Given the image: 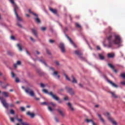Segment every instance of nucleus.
I'll list each match as a JSON object with an SVG mask.
<instances>
[{
    "label": "nucleus",
    "instance_id": "obj_6",
    "mask_svg": "<svg viewBox=\"0 0 125 125\" xmlns=\"http://www.w3.org/2000/svg\"><path fill=\"white\" fill-rule=\"evenodd\" d=\"M50 70L53 71L52 75L55 77H57L58 79H60V75H58V72L55 71V69L53 67H50Z\"/></svg>",
    "mask_w": 125,
    "mask_h": 125
},
{
    "label": "nucleus",
    "instance_id": "obj_28",
    "mask_svg": "<svg viewBox=\"0 0 125 125\" xmlns=\"http://www.w3.org/2000/svg\"><path fill=\"white\" fill-rule=\"evenodd\" d=\"M29 13H31V14H33V15H34V16H35V17H38V15H37L36 13L32 12V11L31 10V9H29L28 10Z\"/></svg>",
    "mask_w": 125,
    "mask_h": 125
},
{
    "label": "nucleus",
    "instance_id": "obj_27",
    "mask_svg": "<svg viewBox=\"0 0 125 125\" xmlns=\"http://www.w3.org/2000/svg\"><path fill=\"white\" fill-rule=\"evenodd\" d=\"M17 121H18L20 123H21V124L22 125H24L23 124H26L27 123L26 122H23V120H22V119H18Z\"/></svg>",
    "mask_w": 125,
    "mask_h": 125
},
{
    "label": "nucleus",
    "instance_id": "obj_38",
    "mask_svg": "<svg viewBox=\"0 0 125 125\" xmlns=\"http://www.w3.org/2000/svg\"><path fill=\"white\" fill-rule=\"evenodd\" d=\"M49 42L50 43H54V42H55V41L52 40H50Z\"/></svg>",
    "mask_w": 125,
    "mask_h": 125
},
{
    "label": "nucleus",
    "instance_id": "obj_14",
    "mask_svg": "<svg viewBox=\"0 0 125 125\" xmlns=\"http://www.w3.org/2000/svg\"><path fill=\"white\" fill-rule=\"evenodd\" d=\"M1 93L4 97H6V98L9 97V93L4 91V92H2Z\"/></svg>",
    "mask_w": 125,
    "mask_h": 125
},
{
    "label": "nucleus",
    "instance_id": "obj_31",
    "mask_svg": "<svg viewBox=\"0 0 125 125\" xmlns=\"http://www.w3.org/2000/svg\"><path fill=\"white\" fill-rule=\"evenodd\" d=\"M93 121V120H91V119H86L85 120V122H87V123H92V122Z\"/></svg>",
    "mask_w": 125,
    "mask_h": 125
},
{
    "label": "nucleus",
    "instance_id": "obj_10",
    "mask_svg": "<svg viewBox=\"0 0 125 125\" xmlns=\"http://www.w3.org/2000/svg\"><path fill=\"white\" fill-rule=\"evenodd\" d=\"M65 89L66 90V91L68 92V93H70L71 94V95H74V91H73V89H72V88H70L68 86H66L65 87Z\"/></svg>",
    "mask_w": 125,
    "mask_h": 125
},
{
    "label": "nucleus",
    "instance_id": "obj_44",
    "mask_svg": "<svg viewBox=\"0 0 125 125\" xmlns=\"http://www.w3.org/2000/svg\"><path fill=\"white\" fill-rule=\"evenodd\" d=\"M17 25L18 26H19V27H20V28H22V25L21 24H20L19 22L17 23Z\"/></svg>",
    "mask_w": 125,
    "mask_h": 125
},
{
    "label": "nucleus",
    "instance_id": "obj_17",
    "mask_svg": "<svg viewBox=\"0 0 125 125\" xmlns=\"http://www.w3.org/2000/svg\"><path fill=\"white\" fill-rule=\"evenodd\" d=\"M107 82L108 83H110V84H111V85H112V86H114V87H118V85L116 84H115V83H113L112 81L107 80Z\"/></svg>",
    "mask_w": 125,
    "mask_h": 125
},
{
    "label": "nucleus",
    "instance_id": "obj_48",
    "mask_svg": "<svg viewBox=\"0 0 125 125\" xmlns=\"http://www.w3.org/2000/svg\"><path fill=\"white\" fill-rule=\"evenodd\" d=\"M30 40L32 41V42H35V40L32 37H30Z\"/></svg>",
    "mask_w": 125,
    "mask_h": 125
},
{
    "label": "nucleus",
    "instance_id": "obj_5",
    "mask_svg": "<svg viewBox=\"0 0 125 125\" xmlns=\"http://www.w3.org/2000/svg\"><path fill=\"white\" fill-rule=\"evenodd\" d=\"M104 115L108 118L109 121H110L112 124L114 125H117V122H116V121H115L114 119L110 116V114L108 112L104 113Z\"/></svg>",
    "mask_w": 125,
    "mask_h": 125
},
{
    "label": "nucleus",
    "instance_id": "obj_7",
    "mask_svg": "<svg viewBox=\"0 0 125 125\" xmlns=\"http://www.w3.org/2000/svg\"><path fill=\"white\" fill-rule=\"evenodd\" d=\"M74 53L75 54H76V55L80 56L81 60H85V58L84 57H81L82 55H83V54H82V52H81V51L76 50L74 51Z\"/></svg>",
    "mask_w": 125,
    "mask_h": 125
},
{
    "label": "nucleus",
    "instance_id": "obj_20",
    "mask_svg": "<svg viewBox=\"0 0 125 125\" xmlns=\"http://www.w3.org/2000/svg\"><path fill=\"white\" fill-rule=\"evenodd\" d=\"M71 78L72 79V83H78L77 80H76V78L74 77V75L71 76Z\"/></svg>",
    "mask_w": 125,
    "mask_h": 125
},
{
    "label": "nucleus",
    "instance_id": "obj_60",
    "mask_svg": "<svg viewBox=\"0 0 125 125\" xmlns=\"http://www.w3.org/2000/svg\"><path fill=\"white\" fill-rule=\"evenodd\" d=\"M79 85L81 87H83V85L81 83H80Z\"/></svg>",
    "mask_w": 125,
    "mask_h": 125
},
{
    "label": "nucleus",
    "instance_id": "obj_64",
    "mask_svg": "<svg viewBox=\"0 0 125 125\" xmlns=\"http://www.w3.org/2000/svg\"><path fill=\"white\" fill-rule=\"evenodd\" d=\"M16 125H20V124H19V123H17Z\"/></svg>",
    "mask_w": 125,
    "mask_h": 125
},
{
    "label": "nucleus",
    "instance_id": "obj_46",
    "mask_svg": "<svg viewBox=\"0 0 125 125\" xmlns=\"http://www.w3.org/2000/svg\"><path fill=\"white\" fill-rule=\"evenodd\" d=\"M55 63L56 64V65L57 66H59L60 64H59V62L58 61H56L55 62Z\"/></svg>",
    "mask_w": 125,
    "mask_h": 125
},
{
    "label": "nucleus",
    "instance_id": "obj_3",
    "mask_svg": "<svg viewBox=\"0 0 125 125\" xmlns=\"http://www.w3.org/2000/svg\"><path fill=\"white\" fill-rule=\"evenodd\" d=\"M24 90H25V92L26 93H28L29 94V95H30V96H31V97H35V99L37 101L40 100L39 98L36 97V96L35 95V92H34V91L33 90H32V89H31L30 88H27L25 89Z\"/></svg>",
    "mask_w": 125,
    "mask_h": 125
},
{
    "label": "nucleus",
    "instance_id": "obj_16",
    "mask_svg": "<svg viewBox=\"0 0 125 125\" xmlns=\"http://www.w3.org/2000/svg\"><path fill=\"white\" fill-rule=\"evenodd\" d=\"M37 73L39 74V76H43L44 75V73L41 70V69H37Z\"/></svg>",
    "mask_w": 125,
    "mask_h": 125
},
{
    "label": "nucleus",
    "instance_id": "obj_15",
    "mask_svg": "<svg viewBox=\"0 0 125 125\" xmlns=\"http://www.w3.org/2000/svg\"><path fill=\"white\" fill-rule=\"evenodd\" d=\"M26 115L27 116H30V117H31V118H34V117H35V113H32L30 111H27L26 112Z\"/></svg>",
    "mask_w": 125,
    "mask_h": 125
},
{
    "label": "nucleus",
    "instance_id": "obj_8",
    "mask_svg": "<svg viewBox=\"0 0 125 125\" xmlns=\"http://www.w3.org/2000/svg\"><path fill=\"white\" fill-rule=\"evenodd\" d=\"M42 105H47L48 106V110L50 111V112H52L53 111V109L50 106H49V104L48 103L44 102L41 103Z\"/></svg>",
    "mask_w": 125,
    "mask_h": 125
},
{
    "label": "nucleus",
    "instance_id": "obj_51",
    "mask_svg": "<svg viewBox=\"0 0 125 125\" xmlns=\"http://www.w3.org/2000/svg\"><path fill=\"white\" fill-rule=\"evenodd\" d=\"M11 40H15V37H14V36H11Z\"/></svg>",
    "mask_w": 125,
    "mask_h": 125
},
{
    "label": "nucleus",
    "instance_id": "obj_63",
    "mask_svg": "<svg viewBox=\"0 0 125 125\" xmlns=\"http://www.w3.org/2000/svg\"><path fill=\"white\" fill-rule=\"evenodd\" d=\"M98 106H99L98 105H95L96 108H97V107H98Z\"/></svg>",
    "mask_w": 125,
    "mask_h": 125
},
{
    "label": "nucleus",
    "instance_id": "obj_34",
    "mask_svg": "<svg viewBox=\"0 0 125 125\" xmlns=\"http://www.w3.org/2000/svg\"><path fill=\"white\" fill-rule=\"evenodd\" d=\"M50 105L51 106H53V107H54L56 105L55 104H54V103H49V106H50Z\"/></svg>",
    "mask_w": 125,
    "mask_h": 125
},
{
    "label": "nucleus",
    "instance_id": "obj_37",
    "mask_svg": "<svg viewBox=\"0 0 125 125\" xmlns=\"http://www.w3.org/2000/svg\"><path fill=\"white\" fill-rule=\"evenodd\" d=\"M20 109L22 112L25 111V107L21 106L20 107Z\"/></svg>",
    "mask_w": 125,
    "mask_h": 125
},
{
    "label": "nucleus",
    "instance_id": "obj_49",
    "mask_svg": "<svg viewBox=\"0 0 125 125\" xmlns=\"http://www.w3.org/2000/svg\"><path fill=\"white\" fill-rule=\"evenodd\" d=\"M10 107H11V108H12V107H14V104H9Z\"/></svg>",
    "mask_w": 125,
    "mask_h": 125
},
{
    "label": "nucleus",
    "instance_id": "obj_22",
    "mask_svg": "<svg viewBox=\"0 0 125 125\" xmlns=\"http://www.w3.org/2000/svg\"><path fill=\"white\" fill-rule=\"evenodd\" d=\"M17 65H21V62L20 61H17L16 63L14 64V68H17Z\"/></svg>",
    "mask_w": 125,
    "mask_h": 125
},
{
    "label": "nucleus",
    "instance_id": "obj_26",
    "mask_svg": "<svg viewBox=\"0 0 125 125\" xmlns=\"http://www.w3.org/2000/svg\"><path fill=\"white\" fill-rule=\"evenodd\" d=\"M39 61L41 62V63H42V64H44L46 67H47V64H46V62H45L43 60H39Z\"/></svg>",
    "mask_w": 125,
    "mask_h": 125
},
{
    "label": "nucleus",
    "instance_id": "obj_52",
    "mask_svg": "<svg viewBox=\"0 0 125 125\" xmlns=\"http://www.w3.org/2000/svg\"><path fill=\"white\" fill-rule=\"evenodd\" d=\"M44 85L43 84V83H41V87H44Z\"/></svg>",
    "mask_w": 125,
    "mask_h": 125
},
{
    "label": "nucleus",
    "instance_id": "obj_25",
    "mask_svg": "<svg viewBox=\"0 0 125 125\" xmlns=\"http://www.w3.org/2000/svg\"><path fill=\"white\" fill-rule=\"evenodd\" d=\"M67 105L68 106V107H69L70 110H71V111H74V107H73V106H72V104H71L70 103H68L67 104Z\"/></svg>",
    "mask_w": 125,
    "mask_h": 125
},
{
    "label": "nucleus",
    "instance_id": "obj_56",
    "mask_svg": "<svg viewBox=\"0 0 125 125\" xmlns=\"http://www.w3.org/2000/svg\"><path fill=\"white\" fill-rule=\"evenodd\" d=\"M26 53L27 54H28V55H31L30 53L29 52V51H28L27 50H26Z\"/></svg>",
    "mask_w": 125,
    "mask_h": 125
},
{
    "label": "nucleus",
    "instance_id": "obj_43",
    "mask_svg": "<svg viewBox=\"0 0 125 125\" xmlns=\"http://www.w3.org/2000/svg\"><path fill=\"white\" fill-rule=\"evenodd\" d=\"M64 100L66 101V100H69V98L68 97V96H66L64 98Z\"/></svg>",
    "mask_w": 125,
    "mask_h": 125
},
{
    "label": "nucleus",
    "instance_id": "obj_23",
    "mask_svg": "<svg viewBox=\"0 0 125 125\" xmlns=\"http://www.w3.org/2000/svg\"><path fill=\"white\" fill-rule=\"evenodd\" d=\"M98 116L99 117V119L101 121L102 123H105V121L104 120V119L102 118V117L101 116V115L98 114Z\"/></svg>",
    "mask_w": 125,
    "mask_h": 125
},
{
    "label": "nucleus",
    "instance_id": "obj_35",
    "mask_svg": "<svg viewBox=\"0 0 125 125\" xmlns=\"http://www.w3.org/2000/svg\"><path fill=\"white\" fill-rule=\"evenodd\" d=\"M64 75L67 81H71V79H70V78L68 77V76H67V75H66V74H64Z\"/></svg>",
    "mask_w": 125,
    "mask_h": 125
},
{
    "label": "nucleus",
    "instance_id": "obj_40",
    "mask_svg": "<svg viewBox=\"0 0 125 125\" xmlns=\"http://www.w3.org/2000/svg\"><path fill=\"white\" fill-rule=\"evenodd\" d=\"M41 29L42 30V31H45V30H46V27H41Z\"/></svg>",
    "mask_w": 125,
    "mask_h": 125
},
{
    "label": "nucleus",
    "instance_id": "obj_33",
    "mask_svg": "<svg viewBox=\"0 0 125 125\" xmlns=\"http://www.w3.org/2000/svg\"><path fill=\"white\" fill-rule=\"evenodd\" d=\"M110 93L112 95V96H113V97H114V98H118V96L115 95V93L111 92Z\"/></svg>",
    "mask_w": 125,
    "mask_h": 125
},
{
    "label": "nucleus",
    "instance_id": "obj_57",
    "mask_svg": "<svg viewBox=\"0 0 125 125\" xmlns=\"http://www.w3.org/2000/svg\"><path fill=\"white\" fill-rule=\"evenodd\" d=\"M92 124L93 125H96V124H95V123H94V122H93V121L92 122Z\"/></svg>",
    "mask_w": 125,
    "mask_h": 125
},
{
    "label": "nucleus",
    "instance_id": "obj_50",
    "mask_svg": "<svg viewBox=\"0 0 125 125\" xmlns=\"http://www.w3.org/2000/svg\"><path fill=\"white\" fill-rule=\"evenodd\" d=\"M55 120L56 122H57V123H58V122H59L58 118L57 117L55 118Z\"/></svg>",
    "mask_w": 125,
    "mask_h": 125
},
{
    "label": "nucleus",
    "instance_id": "obj_4",
    "mask_svg": "<svg viewBox=\"0 0 125 125\" xmlns=\"http://www.w3.org/2000/svg\"><path fill=\"white\" fill-rule=\"evenodd\" d=\"M42 92L44 93H47L48 94H49V95H50V96H51V97H52V98H53V99H54L55 100H59V97L57 96L56 95L54 94L52 92H48V91L45 89H43L42 90Z\"/></svg>",
    "mask_w": 125,
    "mask_h": 125
},
{
    "label": "nucleus",
    "instance_id": "obj_29",
    "mask_svg": "<svg viewBox=\"0 0 125 125\" xmlns=\"http://www.w3.org/2000/svg\"><path fill=\"white\" fill-rule=\"evenodd\" d=\"M75 26L77 28H79V29H82V26L80 25V24H79L78 22L75 23Z\"/></svg>",
    "mask_w": 125,
    "mask_h": 125
},
{
    "label": "nucleus",
    "instance_id": "obj_53",
    "mask_svg": "<svg viewBox=\"0 0 125 125\" xmlns=\"http://www.w3.org/2000/svg\"><path fill=\"white\" fill-rule=\"evenodd\" d=\"M21 103V101H17L16 102V104H20Z\"/></svg>",
    "mask_w": 125,
    "mask_h": 125
},
{
    "label": "nucleus",
    "instance_id": "obj_39",
    "mask_svg": "<svg viewBox=\"0 0 125 125\" xmlns=\"http://www.w3.org/2000/svg\"><path fill=\"white\" fill-rule=\"evenodd\" d=\"M121 77H122V78H123V79H125V73L121 74Z\"/></svg>",
    "mask_w": 125,
    "mask_h": 125
},
{
    "label": "nucleus",
    "instance_id": "obj_59",
    "mask_svg": "<svg viewBox=\"0 0 125 125\" xmlns=\"http://www.w3.org/2000/svg\"><path fill=\"white\" fill-rule=\"evenodd\" d=\"M36 53H37V54H38V55H39V54H40L41 53H40V52H39V51H36Z\"/></svg>",
    "mask_w": 125,
    "mask_h": 125
},
{
    "label": "nucleus",
    "instance_id": "obj_58",
    "mask_svg": "<svg viewBox=\"0 0 125 125\" xmlns=\"http://www.w3.org/2000/svg\"><path fill=\"white\" fill-rule=\"evenodd\" d=\"M25 16H26V17H30V15L28 14H26Z\"/></svg>",
    "mask_w": 125,
    "mask_h": 125
},
{
    "label": "nucleus",
    "instance_id": "obj_41",
    "mask_svg": "<svg viewBox=\"0 0 125 125\" xmlns=\"http://www.w3.org/2000/svg\"><path fill=\"white\" fill-rule=\"evenodd\" d=\"M10 120L11 122H12V123H14V118H13L12 117H10Z\"/></svg>",
    "mask_w": 125,
    "mask_h": 125
},
{
    "label": "nucleus",
    "instance_id": "obj_21",
    "mask_svg": "<svg viewBox=\"0 0 125 125\" xmlns=\"http://www.w3.org/2000/svg\"><path fill=\"white\" fill-rule=\"evenodd\" d=\"M99 57L101 60H104L105 59V57L102 54H99Z\"/></svg>",
    "mask_w": 125,
    "mask_h": 125
},
{
    "label": "nucleus",
    "instance_id": "obj_30",
    "mask_svg": "<svg viewBox=\"0 0 125 125\" xmlns=\"http://www.w3.org/2000/svg\"><path fill=\"white\" fill-rule=\"evenodd\" d=\"M37 18H35V20L36 21V22H37V23H41V20H40V19L39 18H38V16L36 17Z\"/></svg>",
    "mask_w": 125,
    "mask_h": 125
},
{
    "label": "nucleus",
    "instance_id": "obj_47",
    "mask_svg": "<svg viewBox=\"0 0 125 125\" xmlns=\"http://www.w3.org/2000/svg\"><path fill=\"white\" fill-rule=\"evenodd\" d=\"M47 54H49V55H50V54H51V53H50V51L48 50H47Z\"/></svg>",
    "mask_w": 125,
    "mask_h": 125
},
{
    "label": "nucleus",
    "instance_id": "obj_12",
    "mask_svg": "<svg viewBox=\"0 0 125 125\" xmlns=\"http://www.w3.org/2000/svg\"><path fill=\"white\" fill-rule=\"evenodd\" d=\"M66 38L68 40V41L70 42L71 43V44H73L74 47H77V45H75V43L72 41V39H71L69 37V36L67 35H65Z\"/></svg>",
    "mask_w": 125,
    "mask_h": 125
},
{
    "label": "nucleus",
    "instance_id": "obj_9",
    "mask_svg": "<svg viewBox=\"0 0 125 125\" xmlns=\"http://www.w3.org/2000/svg\"><path fill=\"white\" fill-rule=\"evenodd\" d=\"M59 47L61 49V50L62 53H64L66 50L65 49V45H64V44L63 43H60L59 45Z\"/></svg>",
    "mask_w": 125,
    "mask_h": 125
},
{
    "label": "nucleus",
    "instance_id": "obj_62",
    "mask_svg": "<svg viewBox=\"0 0 125 125\" xmlns=\"http://www.w3.org/2000/svg\"><path fill=\"white\" fill-rule=\"evenodd\" d=\"M26 107L27 108H30V105H27Z\"/></svg>",
    "mask_w": 125,
    "mask_h": 125
},
{
    "label": "nucleus",
    "instance_id": "obj_19",
    "mask_svg": "<svg viewBox=\"0 0 125 125\" xmlns=\"http://www.w3.org/2000/svg\"><path fill=\"white\" fill-rule=\"evenodd\" d=\"M107 57H108V58H114V57H115V54L109 53L107 54Z\"/></svg>",
    "mask_w": 125,
    "mask_h": 125
},
{
    "label": "nucleus",
    "instance_id": "obj_11",
    "mask_svg": "<svg viewBox=\"0 0 125 125\" xmlns=\"http://www.w3.org/2000/svg\"><path fill=\"white\" fill-rule=\"evenodd\" d=\"M108 66H109V67H110V68L112 69V70H113V72H114V73H116V74H117V73H118V71L117 70V69H115V66H114V65H113V64H112L111 63H108Z\"/></svg>",
    "mask_w": 125,
    "mask_h": 125
},
{
    "label": "nucleus",
    "instance_id": "obj_2",
    "mask_svg": "<svg viewBox=\"0 0 125 125\" xmlns=\"http://www.w3.org/2000/svg\"><path fill=\"white\" fill-rule=\"evenodd\" d=\"M9 1L13 6L14 12H15L16 17H17V20L18 21H22V19H21V18L19 17V16L18 15V14L17 13V12L16 11V10L18 9V6H17L15 2H14V0H9Z\"/></svg>",
    "mask_w": 125,
    "mask_h": 125
},
{
    "label": "nucleus",
    "instance_id": "obj_13",
    "mask_svg": "<svg viewBox=\"0 0 125 125\" xmlns=\"http://www.w3.org/2000/svg\"><path fill=\"white\" fill-rule=\"evenodd\" d=\"M57 111H58V112L60 115H61L62 117H65V114H64V112H63V110H62V109L58 108L57 109Z\"/></svg>",
    "mask_w": 125,
    "mask_h": 125
},
{
    "label": "nucleus",
    "instance_id": "obj_24",
    "mask_svg": "<svg viewBox=\"0 0 125 125\" xmlns=\"http://www.w3.org/2000/svg\"><path fill=\"white\" fill-rule=\"evenodd\" d=\"M49 9H50V11H51V12H52L54 14H56V13H57V11L56 9H52L51 8H50Z\"/></svg>",
    "mask_w": 125,
    "mask_h": 125
},
{
    "label": "nucleus",
    "instance_id": "obj_42",
    "mask_svg": "<svg viewBox=\"0 0 125 125\" xmlns=\"http://www.w3.org/2000/svg\"><path fill=\"white\" fill-rule=\"evenodd\" d=\"M14 113H15V112H14V110H13V109L10 110V114H12V115H13V114H14Z\"/></svg>",
    "mask_w": 125,
    "mask_h": 125
},
{
    "label": "nucleus",
    "instance_id": "obj_54",
    "mask_svg": "<svg viewBox=\"0 0 125 125\" xmlns=\"http://www.w3.org/2000/svg\"><path fill=\"white\" fill-rule=\"evenodd\" d=\"M97 49L98 50H100L101 49V48H100V46H97Z\"/></svg>",
    "mask_w": 125,
    "mask_h": 125
},
{
    "label": "nucleus",
    "instance_id": "obj_61",
    "mask_svg": "<svg viewBox=\"0 0 125 125\" xmlns=\"http://www.w3.org/2000/svg\"><path fill=\"white\" fill-rule=\"evenodd\" d=\"M22 88L23 89H25V87L24 86H22Z\"/></svg>",
    "mask_w": 125,
    "mask_h": 125
},
{
    "label": "nucleus",
    "instance_id": "obj_1",
    "mask_svg": "<svg viewBox=\"0 0 125 125\" xmlns=\"http://www.w3.org/2000/svg\"><path fill=\"white\" fill-rule=\"evenodd\" d=\"M112 30V28L108 27L107 29H105L104 31L105 34H109V36L107 37L108 44L104 45L105 46H107V48H112V47L114 46V44L121 45V42H122V40L120 36L115 35L114 40H113V36L111 35Z\"/></svg>",
    "mask_w": 125,
    "mask_h": 125
},
{
    "label": "nucleus",
    "instance_id": "obj_18",
    "mask_svg": "<svg viewBox=\"0 0 125 125\" xmlns=\"http://www.w3.org/2000/svg\"><path fill=\"white\" fill-rule=\"evenodd\" d=\"M32 32L33 35H34V36L36 37V38H38V32H37V30H36L35 28L32 29Z\"/></svg>",
    "mask_w": 125,
    "mask_h": 125
},
{
    "label": "nucleus",
    "instance_id": "obj_36",
    "mask_svg": "<svg viewBox=\"0 0 125 125\" xmlns=\"http://www.w3.org/2000/svg\"><path fill=\"white\" fill-rule=\"evenodd\" d=\"M11 74L12 78H15V77H16V75L15 74H14V73L13 72H12L11 73Z\"/></svg>",
    "mask_w": 125,
    "mask_h": 125
},
{
    "label": "nucleus",
    "instance_id": "obj_55",
    "mask_svg": "<svg viewBox=\"0 0 125 125\" xmlns=\"http://www.w3.org/2000/svg\"><path fill=\"white\" fill-rule=\"evenodd\" d=\"M56 101H58L59 103H62V101L59 100H59H56Z\"/></svg>",
    "mask_w": 125,
    "mask_h": 125
},
{
    "label": "nucleus",
    "instance_id": "obj_45",
    "mask_svg": "<svg viewBox=\"0 0 125 125\" xmlns=\"http://www.w3.org/2000/svg\"><path fill=\"white\" fill-rule=\"evenodd\" d=\"M20 82V80H19V79L16 78V83H19Z\"/></svg>",
    "mask_w": 125,
    "mask_h": 125
},
{
    "label": "nucleus",
    "instance_id": "obj_32",
    "mask_svg": "<svg viewBox=\"0 0 125 125\" xmlns=\"http://www.w3.org/2000/svg\"><path fill=\"white\" fill-rule=\"evenodd\" d=\"M17 46L18 47L20 51H22V47H21V45H20V44L18 43Z\"/></svg>",
    "mask_w": 125,
    "mask_h": 125
}]
</instances>
